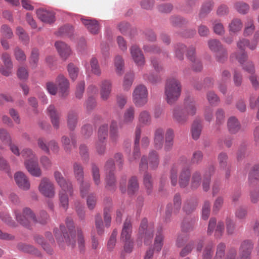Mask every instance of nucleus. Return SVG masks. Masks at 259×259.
Returning <instances> with one entry per match:
<instances>
[{
	"label": "nucleus",
	"mask_w": 259,
	"mask_h": 259,
	"mask_svg": "<svg viewBox=\"0 0 259 259\" xmlns=\"http://www.w3.org/2000/svg\"><path fill=\"white\" fill-rule=\"evenodd\" d=\"M36 14L41 21L51 24L55 22V17L54 13L44 9H39L36 11Z\"/></svg>",
	"instance_id": "16"
},
{
	"label": "nucleus",
	"mask_w": 259,
	"mask_h": 259,
	"mask_svg": "<svg viewBox=\"0 0 259 259\" xmlns=\"http://www.w3.org/2000/svg\"><path fill=\"white\" fill-rule=\"evenodd\" d=\"M214 6V2L211 0L205 1L202 5L199 17L202 18L209 13L212 10Z\"/></svg>",
	"instance_id": "38"
},
{
	"label": "nucleus",
	"mask_w": 259,
	"mask_h": 259,
	"mask_svg": "<svg viewBox=\"0 0 259 259\" xmlns=\"http://www.w3.org/2000/svg\"><path fill=\"white\" fill-rule=\"evenodd\" d=\"M81 21L88 30L93 34L98 33L100 27L98 22L95 19L89 18H81Z\"/></svg>",
	"instance_id": "17"
},
{
	"label": "nucleus",
	"mask_w": 259,
	"mask_h": 259,
	"mask_svg": "<svg viewBox=\"0 0 259 259\" xmlns=\"http://www.w3.org/2000/svg\"><path fill=\"white\" fill-rule=\"evenodd\" d=\"M253 248V244L251 240H245L240 245L239 254L240 259H250L251 253Z\"/></svg>",
	"instance_id": "11"
},
{
	"label": "nucleus",
	"mask_w": 259,
	"mask_h": 259,
	"mask_svg": "<svg viewBox=\"0 0 259 259\" xmlns=\"http://www.w3.org/2000/svg\"><path fill=\"white\" fill-rule=\"evenodd\" d=\"M106 183L105 187L110 191H114L116 188V182L114 173L106 174L105 178Z\"/></svg>",
	"instance_id": "37"
},
{
	"label": "nucleus",
	"mask_w": 259,
	"mask_h": 259,
	"mask_svg": "<svg viewBox=\"0 0 259 259\" xmlns=\"http://www.w3.org/2000/svg\"><path fill=\"white\" fill-rule=\"evenodd\" d=\"M100 95L101 99L106 101L109 98L112 90V82L110 80L105 79L100 85Z\"/></svg>",
	"instance_id": "21"
},
{
	"label": "nucleus",
	"mask_w": 259,
	"mask_h": 259,
	"mask_svg": "<svg viewBox=\"0 0 259 259\" xmlns=\"http://www.w3.org/2000/svg\"><path fill=\"white\" fill-rule=\"evenodd\" d=\"M243 24L241 19L234 18L228 26L229 31L231 32L236 33L242 28Z\"/></svg>",
	"instance_id": "34"
},
{
	"label": "nucleus",
	"mask_w": 259,
	"mask_h": 259,
	"mask_svg": "<svg viewBox=\"0 0 259 259\" xmlns=\"http://www.w3.org/2000/svg\"><path fill=\"white\" fill-rule=\"evenodd\" d=\"M247 45H248V39L240 38L237 42V46L242 52L240 54L238 53H233L231 55V57L232 58H235L241 64H243L248 58L247 54L244 51L245 47H247Z\"/></svg>",
	"instance_id": "9"
},
{
	"label": "nucleus",
	"mask_w": 259,
	"mask_h": 259,
	"mask_svg": "<svg viewBox=\"0 0 259 259\" xmlns=\"http://www.w3.org/2000/svg\"><path fill=\"white\" fill-rule=\"evenodd\" d=\"M207 44L209 50L213 52H219L224 48L221 41L217 39H209Z\"/></svg>",
	"instance_id": "43"
},
{
	"label": "nucleus",
	"mask_w": 259,
	"mask_h": 259,
	"mask_svg": "<svg viewBox=\"0 0 259 259\" xmlns=\"http://www.w3.org/2000/svg\"><path fill=\"white\" fill-rule=\"evenodd\" d=\"M144 185L146 189L147 193L150 194L153 189V181L151 175L146 172L143 178Z\"/></svg>",
	"instance_id": "46"
},
{
	"label": "nucleus",
	"mask_w": 259,
	"mask_h": 259,
	"mask_svg": "<svg viewBox=\"0 0 259 259\" xmlns=\"http://www.w3.org/2000/svg\"><path fill=\"white\" fill-rule=\"evenodd\" d=\"M141 131L140 127L137 126L135 131V138L134 143V149L133 155L129 157L128 161L132 163L135 160H137L140 156L141 153L140 151V140L141 138Z\"/></svg>",
	"instance_id": "13"
},
{
	"label": "nucleus",
	"mask_w": 259,
	"mask_h": 259,
	"mask_svg": "<svg viewBox=\"0 0 259 259\" xmlns=\"http://www.w3.org/2000/svg\"><path fill=\"white\" fill-rule=\"evenodd\" d=\"M215 125L218 128L224 123L225 118V111L221 108L218 109L215 113Z\"/></svg>",
	"instance_id": "49"
},
{
	"label": "nucleus",
	"mask_w": 259,
	"mask_h": 259,
	"mask_svg": "<svg viewBox=\"0 0 259 259\" xmlns=\"http://www.w3.org/2000/svg\"><path fill=\"white\" fill-rule=\"evenodd\" d=\"M67 189H61L59 192L60 205L64 210L68 207L69 199L67 195Z\"/></svg>",
	"instance_id": "36"
},
{
	"label": "nucleus",
	"mask_w": 259,
	"mask_h": 259,
	"mask_svg": "<svg viewBox=\"0 0 259 259\" xmlns=\"http://www.w3.org/2000/svg\"><path fill=\"white\" fill-rule=\"evenodd\" d=\"M119 138V134L117 123L116 121H112L109 131V139L113 143L116 142Z\"/></svg>",
	"instance_id": "32"
},
{
	"label": "nucleus",
	"mask_w": 259,
	"mask_h": 259,
	"mask_svg": "<svg viewBox=\"0 0 259 259\" xmlns=\"http://www.w3.org/2000/svg\"><path fill=\"white\" fill-rule=\"evenodd\" d=\"M178 172L179 186L185 188L190 184L191 176V167L186 157H180L170 167L169 177L172 186H176L178 184Z\"/></svg>",
	"instance_id": "2"
},
{
	"label": "nucleus",
	"mask_w": 259,
	"mask_h": 259,
	"mask_svg": "<svg viewBox=\"0 0 259 259\" xmlns=\"http://www.w3.org/2000/svg\"><path fill=\"white\" fill-rule=\"evenodd\" d=\"M0 140L3 144H9L11 143V137L8 131L4 128H0Z\"/></svg>",
	"instance_id": "62"
},
{
	"label": "nucleus",
	"mask_w": 259,
	"mask_h": 259,
	"mask_svg": "<svg viewBox=\"0 0 259 259\" xmlns=\"http://www.w3.org/2000/svg\"><path fill=\"white\" fill-rule=\"evenodd\" d=\"M130 53L135 64L138 66H143L145 63L144 54L140 47L136 45L131 46Z\"/></svg>",
	"instance_id": "12"
},
{
	"label": "nucleus",
	"mask_w": 259,
	"mask_h": 259,
	"mask_svg": "<svg viewBox=\"0 0 259 259\" xmlns=\"http://www.w3.org/2000/svg\"><path fill=\"white\" fill-rule=\"evenodd\" d=\"M55 180L61 189H67L68 193L70 196L73 194V188L71 181L66 180L62 174L59 171H55L54 173Z\"/></svg>",
	"instance_id": "10"
},
{
	"label": "nucleus",
	"mask_w": 259,
	"mask_h": 259,
	"mask_svg": "<svg viewBox=\"0 0 259 259\" xmlns=\"http://www.w3.org/2000/svg\"><path fill=\"white\" fill-rule=\"evenodd\" d=\"M37 143L39 148L47 154H49L52 151L53 153L56 154L60 151L59 144L55 140H50L47 144L44 138H39Z\"/></svg>",
	"instance_id": "8"
},
{
	"label": "nucleus",
	"mask_w": 259,
	"mask_h": 259,
	"mask_svg": "<svg viewBox=\"0 0 259 259\" xmlns=\"http://www.w3.org/2000/svg\"><path fill=\"white\" fill-rule=\"evenodd\" d=\"M163 236L161 233V229H160L157 231L154 243V247L156 251H159L161 250L163 245Z\"/></svg>",
	"instance_id": "51"
},
{
	"label": "nucleus",
	"mask_w": 259,
	"mask_h": 259,
	"mask_svg": "<svg viewBox=\"0 0 259 259\" xmlns=\"http://www.w3.org/2000/svg\"><path fill=\"white\" fill-rule=\"evenodd\" d=\"M108 125L105 123L101 125L98 130V141L100 143H105L108 136Z\"/></svg>",
	"instance_id": "41"
},
{
	"label": "nucleus",
	"mask_w": 259,
	"mask_h": 259,
	"mask_svg": "<svg viewBox=\"0 0 259 259\" xmlns=\"http://www.w3.org/2000/svg\"><path fill=\"white\" fill-rule=\"evenodd\" d=\"M132 225L130 220L126 219L123 225V228L120 234V240L132 239Z\"/></svg>",
	"instance_id": "24"
},
{
	"label": "nucleus",
	"mask_w": 259,
	"mask_h": 259,
	"mask_svg": "<svg viewBox=\"0 0 259 259\" xmlns=\"http://www.w3.org/2000/svg\"><path fill=\"white\" fill-rule=\"evenodd\" d=\"M172 117L176 122L183 124L187 121L188 116L182 107H176L173 110Z\"/></svg>",
	"instance_id": "19"
},
{
	"label": "nucleus",
	"mask_w": 259,
	"mask_h": 259,
	"mask_svg": "<svg viewBox=\"0 0 259 259\" xmlns=\"http://www.w3.org/2000/svg\"><path fill=\"white\" fill-rule=\"evenodd\" d=\"M14 214L16 220L21 225L29 228L31 222L37 223V217L34 212L28 207L23 209L21 213L17 209H14Z\"/></svg>",
	"instance_id": "4"
},
{
	"label": "nucleus",
	"mask_w": 259,
	"mask_h": 259,
	"mask_svg": "<svg viewBox=\"0 0 259 259\" xmlns=\"http://www.w3.org/2000/svg\"><path fill=\"white\" fill-rule=\"evenodd\" d=\"M67 70L70 77L73 80H75L78 74L79 69L78 67L72 63H69L67 66Z\"/></svg>",
	"instance_id": "61"
},
{
	"label": "nucleus",
	"mask_w": 259,
	"mask_h": 259,
	"mask_svg": "<svg viewBox=\"0 0 259 259\" xmlns=\"http://www.w3.org/2000/svg\"><path fill=\"white\" fill-rule=\"evenodd\" d=\"M148 161L150 169L155 170L157 168L159 164V158L156 151L152 150L149 152Z\"/></svg>",
	"instance_id": "31"
},
{
	"label": "nucleus",
	"mask_w": 259,
	"mask_h": 259,
	"mask_svg": "<svg viewBox=\"0 0 259 259\" xmlns=\"http://www.w3.org/2000/svg\"><path fill=\"white\" fill-rule=\"evenodd\" d=\"M234 8L239 13L245 15L248 12L250 7L247 4L243 2H239L235 4Z\"/></svg>",
	"instance_id": "50"
},
{
	"label": "nucleus",
	"mask_w": 259,
	"mask_h": 259,
	"mask_svg": "<svg viewBox=\"0 0 259 259\" xmlns=\"http://www.w3.org/2000/svg\"><path fill=\"white\" fill-rule=\"evenodd\" d=\"M65 223L67 228L64 225H60L59 229L55 228L54 230V234L58 244L62 246L65 243L68 246L74 248L77 243L79 251L83 252L85 250V240L82 228L79 226L75 227L73 220L69 218H66Z\"/></svg>",
	"instance_id": "1"
},
{
	"label": "nucleus",
	"mask_w": 259,
	"mask_h": 259,
	"mask_svg": "<svg viewBox=\"0 0 259 259\" xmlns=\"http://www.w3.org/2000/svg\"><path fill=\"white\" fill-rule=\"evenodd\" d=\"M174 209L173 212L175 214H178L181 208L182 200L179 194L175 195L173 199Z\"/></svg>",
	"instance_id": "59"
},
{
	"label": "nucleus",
	"mask_w": 259,
	"mask_h": 259,
	"mask_svg": "<svg viewBox=\"0 0 259 259\" xmlns=\"http://www.w3.org/2000/svg\"><path fill=\"white\" fill-rule=\"evenodd\" d=\"M138 119L139 124L143 126L149 125L152 121L150 113L148 111L145 110H142L139 113Z\"/></svg>",
	"instance_id": "30"
},
{
	"label": "nucleus",
	"mask_w": 259,
	"mask_h": 259,
	"mask_svg": "<svg viewBox=\"0 0 259 259\" xmlns=\"http://www.w3.org/2000/svg\"><path fill=\"white\" fill-rule=\"evenodd\" d=\"M255 30V26L252 19H248L245 23L243 30V35L245 37L249 36L252 34Z\"/></svg>",
	"instance_id": "45"
},
{
	"label": "nucleus",
	"mask_w": 259,
	"mask_h": 259,
	"mask_svg": "<svg viewBox=\"0 0 259 259\" xmlns=\"http://www.w3.org/2000/svg\"><path fill=\"white\" fill-rule=\"evenodd\" d=\"M92 72L96 75L100 76L101 74V70L98 64L97 59L92 58L90 61Z\"/></svg>",
	"instance_id": "58"
},
{
	"label": "nucleus",
	"mask_w": 259,
	"mask_h": 259,
	"mask_svg": "<svg viewBox=\"0 0 259 259\" xmlns=\"http://www.w3.org/2000/svg\"><path fill=\"white\" fill-rule=\"evenodd\" d=\"M92 176L94 184L96 186L101 184L100 174L99 168L94 163L92 164Z\"/></svg>",
	"instance_id": "47"
},
{
	"label": "nucleus",
	"mask_w": 259,
	"mask_h": 259,
	"mask_svg": "<svg viewBox=\"0 0 259 259\" xmlns=\"http://www.w3.org/2000/svg\"><path fill=\"white\" fill-rule=\"evenodd\" d=\"M186 49L185 45L182 43H178L174 46V50L175 57L179 60H182L184 59V53Z\"/></svg>",
	"instance_id": "42"
},
{
	"label": "nucleus",
	"mask_w": 259,
	"mask_h": 259,
	"mask_svg": "<svg viewBox=\"0 0 259 259\" xmlns=\"http://www.w3.org/2000/svg\"><path fill=\"white\" fill-rule=\"evenodd\" d=\"M165 136L164 149L166 151H169L172 149L174 142L175 135L173 130L171 128L167 129Z\"/></svg>",
	"instance_id": "26"
},
{
	"label": "nucleus",
	"mask_w": 259,
	"mask_h": 259,
	"mask_svg": "<svg viewBox=\"0 0 259 259\" xmlns=\"http://www.w3.org/2000/svg\"><path fill=\"white\" fill-rule=\"evenodd\" d=\"M135 109L133 106L127 108L123 115V123L127 124L132 123L135 119Z\"/></svg>",
	"instance_id": "35"
},
{
	"label": "nucleus",
	"mask_w": 259,
	"mask_h": 259,
	"mask_svg": "<svg viewBox=\"0 0 259 259\" xmlns=\"http://www.w3.org/2000/svg\"><path fill=\"white\" fill-rule=\"evenodd\" d=\"M67 126L71 131H73L76 127L78 122V113L74 110L68 112L67 117Z\"/></svg>",
	"instance_id": "28"
},
{
	"label": "nucleus",
	"mask_w": 259,
	"mask_h": 259,
	"mask_svg": "<svg viewBox=\"0 0 259 259\" xmlns=\"http://www.w3.org/2000/svg\"><path fill=\"white\" fill-rule=\"evenodd\" d=\"M227 127L231 134H235L240 131L241 125L238 120L235 117L232 116L228 119Z\"/></svg>",
	"instance_id": "27"
},
{
	"label": "nucleus",
	"mask_w": 259,
	"mask_h": 259,
	"mask_svg": "<svg viewBox=\"0 0 259 259\" xmlns=\"http://www.w3.org/2000/svg\"><path fill=\"white\" fill-rule=\"evenodd\" d=\"M39 192L48 198H53L55 195V186L53 183L48 178H42L38 187Z\"/></svg>",
	"instance_id": "7"
},
{
	"label": "nucleus",
	"mask_w": 259,
	"mask_h": 259,
	"mask_svg": "<svg viewBox=\"0 0 259 259\" xmlns=\"http://www.w3.org/2000/svg\"><path fill=\"white\" fill-rule=\"evenodd\" d=\"M213 243H208L205 246L202 253V259H212L213 255Z\"/></svg>",
	"instance_id": "48"
},
{
	"label": "nucleus",
	"mask_w": 259,
	"mask_h": 259,
	"mask_svg": "<svg viewBox=\"0 0 259 259\" xmlns=\"http://www.w3.org/2000/svg\"><path fill=\"white\" fill-rule=\"evenodd\" d=\"M26 169L33 177H39L41 176V170L39 166L38 159L32 161L24 162Z\"/></svg>",
	"instance_id": "14"
},
{
	"label": "nucleus",
	"mask_w": 259,
	"mask_h": 259,
	"mask_svg": "<svg viewBox=\"0 0 259 259\" xmlns=\"http://www.w3.org/2000/svg\"><path fill=\"white\" fill-rule=\"evenodd\" d=\"M202 177L199 170L195 171L192 175L190 187L193 190L198 188L201 184Z\"/></svg>",
	"instance_id": "39"
},
{
	"label": "nucleus",
	"mask_w": 259,
	"mask_h": 259,
	"mask_svg": "<svg viewBox=\"0 0 259 259\" xmlns=\"http://www.w3.org/2000/svg\"><path fill=\"white\" fill-rule=\"evenodd\" d=\"M148 92L146 86L143 84L137 85L133 93V101L137 107H142L148 102Z\"/></svg>",
	"instance_id": "5"
},
{
	"label": "nucleus",
	"mask_w": 259,
	"mask_h": 259,
	"mask_svg": "<svg viewBox=\"0 0 259 259\" xmlns=\"http://www.w3.org/2000/svg\"><path fill=\"white\" fill-rule=\"evenodd\" d=\"M226 245L223 243H219L217 247L214 259H223L225 255Z\"/></svg>",
	"instance_id": "64"
},
{
	"label": "nucleus",
	"mask_w": 259,
	"mask_h": 259,
	"mask_svg": "<svg viewBox=\"0 0 259 259\" xmlns=\"http://www.w3.org/2000/svg\"><path fill=\"white\" fill-rule=\"evenodd\" d=\"M114 65L117 74L121 75L123 71L124 61L120 56L117 55L115 57Z\"/></svg>",
	"instance_id": "54"
},
{
	"label": "nucleus",
	"mask_w": 259,
	"mask_h": 259,
	"mask_svg": "<svg viewBox=\"0 0 259 259\" xmlns=\"http://www.w3.org/2000/svg\"><path fill=\"white\" fill-rule=\"evenodd\" d=\"M187 116H193L196 113L197 106L195 100L190 97H187L184 100V106L183 108Z\"/></svg>",
	"instance_id": "18"
},
{
	"label": "nucleus",
	"mask_w": 259,
	"mask_h": 259,
	"mask_svg": "<svg viewBox=\"0 0 259 259\" xmlns=\"http://www.w3.org/2000/svg\"><path fill=\"white\" fill-rule=\"evenodd\" d=\"M0 219L10 227H15L17 226L16 223L12 219L10 214L8 213L2 212L0 216Z\"/></svg>",
	"instance_id": "56"
},
{
	"label": "nucleus",
	"mask_w": 259,
	"mask_h": 259,
	"mask_svg": "<svg viewBox=\"0 0 259 259\" xmlns=\"http://www.w3.org/2000/svg\"><path fill=\"white\" fill-rule=\"evenodd\" d=\"M154 227L153 225H148L146 219H143L139 228V233L142 239H144L146 245L149 244L153 237Z\"/></svg>",
	"instance_id": "6"
},
{
	"label": "nucleus",
	"mask_w": 259,
	"mask_h": 259,
	"mask_svg": "<svg viewBox=\"0 0 259 259\" xmlns=\"http://www.w3.org/2000/svg\"><path fill=\"white\" fill-rule=\"evenodd\" d=\"M213 32L219 35H223L225 34V30L223 24L220 20H214L212 22Z\"/></svg>",
	"instance_id": "53"
},
{
	"label": "nucleus",
	"mask_w": 259,
	"mask_h": 259,
	"mask_svg": "<svg viewBox=\"0 0 259 259\" xmlns=\"http://www.w3.org/2000/svg\"><path fill=\"white\" fill-rule=\"evenodd\" d=\"M117 235V230L116 229H114L113 231L107 244V249L110 251H113L115 246Z\"/></svg>",
	"instance_id": "55"
},
{
	"label": "nucleus",
	"mask_w": 259,
	"mask_h": 259,
	"mask_svg": "<svg viewBox=\"0 0 259 259\" xmlns=\"http://www.w3.org/2000/svg\"><path fill=\"white\" fill-rule=\"evenodd\" d=\"M15 181L18 187L23 190L29 189L30 185L26 175L21 171H18L14 175Z\"/></svg>",
	"instance_id": "15"
},
{
	"label": "nucleus",
	"mask_w": 259,
	"mask_h": 259,
	"mask_svg": "<svg viewBox=\"0 0 259 259\" xmlns=\"http://www.w3.org/2000/svg\"><path fill=\"white\" fill-rule=\"evenodd\" d=\"M164 134V131L161 128H158L155 131L154 146L156 149L159 150L163 147Z\"/></svg>",
	"instance_id": "25"
},
{
	"label": "nucleus",
	"mask_w": 259,
	"mask_h": 259,
	"mask_svg": "<svg viewBox=\"0 0 259 259\" xmlns=\"http://www.w3.org/2000/svg\"><path fill=\"white\" fill-rule=\"evenodd\" d=\"M21 154L24 160V162L38 159L35 153L30 148L23 149L21 152Z\"/></svg>",
	"instance_id": "40"
},
{
	"label": "nucleus",
	"mask_w": 259,
	"mask_h": 259,
	"mask_svg": "<svg viewBox=\"0 0 259 259\" xmlns=\"http://www.w3.org/2000/svg\"><path fill=\"white\" fill-rule=\"evenodd\" d=\"M182 91L181 82L177 78L171 77L167 79L164 94L168 104L175 103L180 98Z\"/></svg>",
	"instance_id": "3"
},
{
	"label": "nucleus",
	"mask_w": 259,
	"mask_h": 259,
	"mask_svg": "<svg viewBox=\"0 0 259 259\" xmlns=\"http://www.w3.org/2000/svg\"><path fill=\"white\" fill-rule=\"evenodd\" d=\"M55 46L62 59L66 60L71 55V49L65 43L58 41L55 42Z\"/></svg>",
	"instance_id": "20"
},
{
	"label": "nucleus",
	"mask_w": 259,
	"mask_h": 259,
	"mask_svg": "<svg viewBox=\"0 0 259 259\" xmlns=\"http://www.w3.org/2000/svg\"><path fill=\"white\" fill-rule=\"evenodd\" d=\"M0 31L4 38L11 39L13 36L12 29L6 24H4L1 26Z\"/></svg>",
	"instance_id": "63"
},
{
	"label": "nucleus",
	"mask_w": 259,
	"mask_h": 259,
	"mask_svg": "<svg viewBox=\"0 0 259 259\" xmlns=\"http://www.w3.org/2000/svg\"><path fill=\"white\" fill-rule=\"evenodd\" d=\"M74 176L78 182H82L84 180V171L82 165L77 162H75L73 165Z\"/></svg>",
	"instance_id": "33"
},
{
	"label": "nucleus",
	"mask_w": 259,
	"mask_h": 259,
	"mask_svg": "<svg viewBox=\"0 0 259 259\" xmlns=\"http://www.w3.org/2000/svg\"><path fill=\"white\" fill-rule=\"evenodd\" d=\"M17 247L18 249L24 252L30 253H36L37 250L33 246L23 243L18 244Z\"/></svg>",
	"instance_id": "52"
},
{
	"label": "nucleus",
	"mask_w": 259,
	"mask_h": 259,
	"mask_svg": "<svg viewBox=\"0 0 259 259\" xmlns=\"http://www.w3.org/2000/svg\"><path fill=\"white\" fill-rule=\"evenodd\" d=\"M201 125L198 122H194L192 125L191 133L194 140H196L199 138L201 132Z\"/></svg>",
	"instance_id": "57"
},
{
	"label": "nucleus",
	"mask_w": 259,
	"mask_h": 259,
	"mask_svg": "<svg viewBox=\"0 0 259 259\" xmlns=\"http://www.w3.org/2000/svg\"><path fill=\"white\" fill-rule=\"evenodd\" d=\"M56 81L58 84V87L62 93V95H64L67 92L69 83L68 79L62 74H59L56 79Z\"/></svg>",
	"instance_id": "29"
},
{
	"label": "nucleus",
	"mask_w": 259,
	"mask_h": 259,
	"mask_svg": "<svg viewBox=\"0 0 259 259\" xmlns=\"http://www.w3.org/2000/svg\"><path fill=\"white\" fill-rule=\"evenodd\" d=\"M259 181V164L253 165L248 174V183L250 186H255Z\"/></svg>",
	"instance_id": "23"
},
{
	"label": "nucleus",
	"mask_w": 259,
	"mask_h": 259,
	"mask_svg": "<svg viewBox=\"0 0 259 259\" xmlns=\"http://www.w3.org/2000/svg\"><path fill=\"white\" fill-rule=\"evenodd\" d=\"M48 115L50 116L51 122L54 128L58 129L60 125V118L61 115L58 113L54 105H50L47 109Z\"/></svg>",
	"instance_id": "22"
},
{
	"label": "nucleus",
	"mask_w": 259,
	"mask_h": 259,
	"mask_svg": "<svg viewBox=\"0 0 259 259\" xmlns=\"http://www.w3.org/2000/svg\"><path fill=\"white\" fill-rule=\"evenodd\" d=\"M206 97L209 103L211 105H217L220 102L219 97L213 91L208 92Z\"/></svg>",
	"instance_id": "60"
},
{
	"label": "nucleus",
	"mask_w": 259,
	"mask_h": 259,
	"mask_svg": "<svg viewBox=\"0 0 259 259\" xmlns=\"http://www.w3.org/2000/svg\"><path fill=\"white\" fill-rule=\"evenodd\" d=\"M139 184L136 177H132L128 181L127 192L130 194H133L139 190Z\"/></svg>",
	"instance_id": "44"
}]
</instances>
